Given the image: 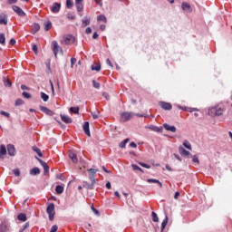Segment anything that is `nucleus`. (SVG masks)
I'll use <instances>...</instances> for the list:
<instances>
[{"label": "nucleus", "mask_w": 232, "mask_h": 232, "mask_svg": "<svg viewBox=\"0 0 232 232\" xmlns=\"http://www.w3.org/2000/svg\"><path fill=\"white\" fill-rule=\"evenodd\" d=\"M14 104L15 106H23V104H24V101H23V99H17Z\"/></svg>", "instance_id": "ea45409f"}, {"label": "nucleus", "mask_w": 232, "mask_h": 232, "mask_svg": "<svg viewBox=\"0 0 232 232\" xmlns=\"http://www.w3.org/2000/svg\"><path fill=\"white\" fill-rule=\"evenodd\" d=\"M0 114H1V115H4L5 117H7V118L10 117V113H8V112H6V111H0Z\"/></svg>", "instance_id": "6e6d98bb"}, {"label": "nucleus", "mask_w": 232, "mask_h": 232, "mask_svg": "<svg viewBox=\"0 0 232 232\" xmlns=\"http://www.w3.org/2000/svg\"><path fill=\"white\" fill-rule=\"evenodd\" d=\"M83 1L84 0H75V6L78 12H82V10H84V5H82Z\"/></svg>", "instance_id": "f8f14e48"}, {"label": "nucleus", "mask_w": 232, "mask_h": 232, "mask_svg": "<svg viewBox=\"0 0 232 232\" xmlns=\"http://www.w3.org/2000/svg\"><path fill=\"white\" fill-rule=\"evenodd\" d=\"M98 21L101 22L102 21L103 23H106L107 19H106V16L102 14V15H99L98 16Z\"/></svg>", "instance_id": "49530a36"}, {"label": "nucleus", "mask_w": 232, "mask_h": 232, "mask_svg": "<svg viewBox=\"0 0 232 232\" xmlns=\"http://www.w3.org/2000/svg\"><path fill=\"white\" fill-rule=\"evenodd\" d=\"M32 150L35 151V153H37L38 156L43 157V152H41V149L37 148L36 146H34Z\"/></svg>", "instance_id": "f704fd0d"}, {"label": "nucleus", "mask_w": 232, "mask_h": 232, "mask_svg": "<svg viewBox=\"0 0 232 232\" xmlns=\"http://www.w3.org/2000/svg\"><path fill=\"white\" fill-rule=\"evenodd\" d=\"M179 110H184L185 111H190L193 112V111H197V109H187L186 107H181V106H179Z\"/></svg>", "instance_id": "37998d69"}, {"label": "nucleus", "mask_w": 232, "mask_h": 232, "mask_svg": "<svg viewBox=\"0 0 232 232\" xmlns=\"http://www.w3.org/2000/svg\"><path fill=\"white\" fill-rule=\"evenodd\" d=\"M167 226H168V216L165 217V220H163L161 223V231H164Z\"/></svg>", "instance_id": "473e14b6"}, {"label": "nucleus", "mask_w": 232, "mask_h": 232, "mask_svg": "<svg viewBox=\"0 0 232 232\" xmlns=\"http://www.w3.org/2000/svg\"><path fill=\"white\" fill-rule=\"evenodd\" d=\"M151 216L153 222H159V216H157V213L151 212Z\"/></svg>", "instance_id": "a19ab883"}, {"label": "nucleus", "mask_w": 232, "mask_h": 232, "mask_svg": "<svg viewBox=\"0 0 232 232\" xmlns=\"http://www.w3.org/2000/svg\"><path fill=\"white\" fill-rule=\"evenodd\" d=\"M5 86H8V88L12 87V82L10 80H5Z\"/></svg>", "instance_id": "8fccbe9b"}, {"label": "nucleus", "mask_w": 232, "mask_h": 232, "mask_svg": "<svg viewBox=\"0 0 232 232\" xmlns=\"http://www.w3.org/2000/svg\"><path fill=\"white\" fill-rule=\"evenodd\" d=\"M147 182H149V184H159L160 188H162V183L159 179H149Z\"/></svg>", "instance_id": "b1692460"}, {"label": "nucleus", "mask_w": 232, "mask_h": 232, "mask_svg": "<svg viewBox=\"0 0 232 232\" xmlns=\"http://www.w3.org/2000/svg\"><path fill=\"white\" fill-rule=\"evenodd\" d=\"M55 191H56V193L61 195L62 193L64 192V188L61 185H57L56 188H55Z\"/></svg>", "instance_id": "c756f323"}, {"label": "nucleus", "mask_w": 232, "mask_h": 232, "mask_svg": "<svg viewBox=\"0 0 232 232\" xmlns=\"http://www.w3.org/2000/svg\"><path fill=\"white\" fill-rule=\"evenodd\" d=\"M39 30H41V25H39V24H34L32 28V34H37V32H39Z\"/></svg>", "instance_id": "5701e85b"}, {"label": "nucleus", "mask_w": 232, "mask_h": 232, "mask_svg": "<svg viewBox=\"0 0 232 232\" xmlns=\"http://www.w3.org/2000/svg\"><path fill=\"white\" fill-rule=\"evenodd\" d=\"M52 28V22H45L44 23V30L48 32Z\"/></svg>", "instance_id": "c9c22d12"}, {"label": "nucleus", "mask_w": 232, "mask_h": 232, "mask_svg": "<svg viewBox=\"0 0 232 232\" xmlns=\"http://www.w3.org/2000/svg\"><path fill=\"white\" fill-rule=\"evenodd\" d=\"M9 43H10L11 46H14L15 39L12 38Z\"/></svg>", "instance_id": "680f3d73"}, {"label": "nucleus", "mask_w": 232, "mask_h": 232, "mask_svg": "<svg viewBox=\"0 0 232 232\" xmlns=\"http://www.w3.org/2000/svg\"><path fill=\"white\" fill-rule=\"evenodd\" d=\"M12 8H13L14 12H15V14H17V15H19L20 17L26 16V13H24V11H23L21 9V7H19L17 5H13Z\"/></svg>", "instance_id": "1a4fd4ad"}, {"label": "nucleus", "mask_w": 232, "mask_h": 232, "mask_svg": "<svg viewBox=\"0 0 232 232\" xmlns=\"http://www.w3.org/2000/svg\"><path fill=\"white\" fill-rule=\"evenodd\" d=\"M41 173V169H39V168L35 167V168H33L31 170H30V175H39Z\"/></svg>", "instance_id": "393cba45"}, {"label": "nucleus", "mask_w": 232, "mask_h": 232, "mask_svg": "<svg viewBox=\"0 0 232 232\" xmlns=\"http://www.w3.org/2000/svg\"><path fill=\"white\" fill-rule=\"evenodd\" d=\"M92 86H93V88L99 89V88H101V83H99V82H97V81L93 80Z\"/></svg>", "instance_id": "09e8293b"}, {"label": "nucleus", "mask_w": 232, "mask_h": 232, "mask_svg": "<svg viewBox=\"0 0 232 232\" xmlns=\"http://www.w3.org/2000/svg\"><path fill=\"white\" fill-rule=\"evenodd\" d=\"M92 211L95 213V215H99V210H97L93 206L92 207Z\"/></svg>", "instance_id": "774afa93"}, {"label": "nucleus", "mask_w": 232, "mask_h": 232, "mask_svg": "<svg viewBox=\"0 0 232 232\" xmlns=\"http://www.w3.org/2000/svg\"><path fill=\"white\" fill-rule=\"evenodd\" d=\"M85 34H87L89 35V34H92V28L91 27H87L85 30Z\"/></svg>", "instance_id": "052dcab7"}, {"label": "nucleus", "mask_w": 232, "mask_h": 232, "mask_svg": "<svg viewBox=\"0 0 232 232\" xmlns=\"http://www.w3.org/2000/svg\"><path fill=\"white\" fill-rule=\"evenodd\" d=\"M75 63H77V59L72 58V59H71V66L72 67L73 64H75Z\"/></svg>", "instance_id": "13d9d810"}, {"label": "nucleus", "mask_w": 232, "mask_h": 232, "mask_svg": "<svg viewBox=\"0 0 232 232\" xmlns=\"http://www.w3.org/2000/svg\"><path fill=\"white\" fill-rule=\"evenodd\" d=\"M33 52H34V53H37V45H33Z\"/></svg>", "instance_id": "338daca9"}, {"label": "nucleus", "mask_w": 232, "mask_h": 232, "mask_svg": "<svg viewBox=\"0 0 232 232\" xmlns=\"http://www.w3.org/2000/svg\"><path fill=\"white\" fill-rule=\"evenodd\" d=\"M120 148H122V149L126 148V143L124 141H121L120 143Z\"/></svg>", "instance_id": "e2e57ef3"}, {"label": "nucleus", "mask_w": 232, "mask_h": 232, "mask_svg": "<svg viewBox=\"0 0 232 232\" xmlns=\"http://www.w3.org/2000/svg\"><path fill=\"white\" fill-rule=\"evenodd\" d=\"M222 113H224V110H222V108L211 107L208 109V115L211 117H220Z\"/></svg>", "instance_id": "f257e3e1"}, {"label": "nucleus", "mask_w": 232, "mask_h": 232, "mask_svg": "<svg viewBox=\"0 0 232 232\" xmlns=\"http://www.w3.org/2000/svg\"><path fill=\"white\" fill-rule=\"evenodd\" d=\"M92 113V119L96 120V119H99V114L96 113V112H91Z\"/></svg>", "instance_id": "4d7b16f0"}, {"label": "nucleus", "mask_w": 232, "mask_h": 232, "mask_svg": "<svg viewBox=\"0 0 232 232\" xmlns=\"http://www.w3.org/2000/svg\"><path fill=\"white\" fill-rule=\"evenodd\" d=\"M67 19H70L71 21H75V14H73L72 13H68Z\"/></svg>", "instance_id": "c03bdc74"}, {"label": "nucleus", "mask_w": 232, "mask_h": 232, "mask_svg": "<svg viewBox=\"0 0 232 232\" xmlns=\"http://www.w3.org/2000/svg\"><path fill=\"white\" fill-rule=\"evenodd\" d=\"M70 111H72V113L78 114L79 113V107H71Z\"/></svg>", "instance_id": "79ce46f5"}, {"label": "nucleus", "mask_w": 232, "mask_h": 232, "mask_svg": "<svg viewBox=\"0 0 232 232\" xmlns=\"http://www.w3.org/2000/svg\"><path fill=\"white\" fill-rule=\"evenodd\" d=\"M73 43H75V37L72 34H65L61 40L62 44H73Z\"/></svg>", "instance_id": "7ed1b4c3"}, {"label": "nucleus", "mask_w": 232, "mask_h": 232, "mask_svg": "<svg viewBox=\"0 0 232 232\" xmlns=\"http://www.w3.org/2000/svg\"><path fill=\"white\" fill-rule=\"evenodd\" d=\"M53 14H58V12L61 10V4L54 3L51 8Z\"/></svg>", "instance_id": "dca6fc26"}, {"label": "nucleus", "mask_w": 232, "mask_h": 232, "mask_svg": "<svg viewBox=\"0 0 232 232\" xmlns=\"http://www.w3.org/2000/svg\"><path fill=\"white\" fill-rule=\"evenodd\" d=\"M69 158L71 159V160L74 163L77 164L78 162V159H77V154H75V152L73 151H70L69 152Z\"/></svg>", "instance_id": "a211bd4d"}, {"label": "nucleus", "mask_w": 232, "mask_h": 232, "mask_svg": "<svg viewBox=\"0 0 232 232\" xmlns=\"http://www.w3.org/2000/svg\"><path fill=\"white\" fill-rule=\"evenodd\" d=\"M7 153L10 157H14L15 155V147L12 144L7 145Z\"/></svg>", "instance_id": "ddd939ff"}, {"label": "nucleus", "mask_w": 232, "mask_h": 232, "mask_svg": "<svg viewBox=\"0 0 232 232\" xmlns=\"http://www.w3.org/2000/svg\"><path fill=\"white\" fill-rule=\"evenodd\" d=\"M61 119L63 122H65V124H72V121L69 116L66 115H61Z\"/></svg>", "instance_id": "412c9836"}, {"label": "nucleus", "mask_w": 232, "mask_h": 232, "mask_svg": "<svg viewBox=\"0 0 232 232\" xmlns=\"http://www.w3.org/2000/svg\"><path fill=\"white\" fill-rule=\"evenodd\" d=\"M106 63H107L108 66H111V68H113V64H111V61H110V58H108L106 60Z\"/></svg>", "instance_id": "bf43d9fd"}, {"label": "nucleus", "mask_w": 232, "mask_h": 232, "mask_svg": "<svg viewBox=\"0 0 232 232\" xmlns=\"http://www.w3.org/2000/svg\"><path fill=\"white\" fill-rule=\"evenodd\" d=\"M95 186V183H88L87 181L83 182L82 188H85V189H93V187Z\"/></svg>", "instance_id": "4be33fe9"}, {"label": "nucleus", "mask_w": 232, "mask_h": 232, "mask_svg": "<svg viewBox=\"0 0 232 232\" xmlns=\"http://www.w3.org/2000/svg\"><path fill=\"white\" fill-rule=\"evenodd\" d=\"M82 26L86 28V26H90V18H85L82 21Z\"/></svg>", "instance_id": "7c9ffc66"}, {"label": "nucleus", "mask_w": 232, "mask_h": 232, "mask_svg": "<svg viewBox=\"0 0 232 232\" xmlns=\"http://www.w3.org/2000/svg\"><path fill=\"white\" fill-rule=\"evenodd\" d=\"M0 44H6V37L5 36V33L0 34Z\"/></svg>", "instance_id": "2f4dec72"}, {"label": "nucleus", "mask_w": 232, "mask_h": 232, "mask_svg": "<svg viewBox=\"0 0 232 232\" xmlns=\"http://www.w3.org/2000/svg\"><path fill=\"white\" fill-rule=\"evenodd\" d=\"M133 112H122L121 114V122H128L130 119L133 118Z\"/></svg>", "instance_id": "39448f33"}, {"label": "nucleus", "mask_w": 232, "mask_h": 232, "mask_svg": "<svg viewBox=\"0 0 232 232\" xmlns=\"http://www.w3.org/2000/svg\"><path fill=\"white\" fill-rule=\"evenodd\" d=\"M51 46L55 58H57V53H59V52L63 53V48H61V45L57 41H53Z\"/></svg>", "instance_id": "20e7f679"}, {"label": "nucleus", "mask_w": 232, "mask_h": 232, "mask_svg": "<svg viewBox=\"0 0 232 232\" xmlns=\"http://www.w3.org/2000/svg\"><path fill=\"white\" fill-rule=\"evenodd\" d=\"M8 229H9L8 226H6L5 223H2L0 225V231L1 232H6V231H8Z\"/></svg>", "instance_id": "72a5a7b5"}, {"label": "nucleus", "mask_w": 232, "mask_h": 232, "mask_svg": "<svg viewBox=\"0 0 232 232\" xmlns=\"http://www.w3.org/2000/svg\"><path fill=\"white\" fill-rule=\"evenodd\" d=\"M41 99L44 101V102H48V100L50 99V96H48V94L44 93V92H41Z\"/></svg>", "instance_id": "c85d7f7f"}, {"label": "nucleus", "mask_w": 232, "mask_h": 232, "mask_svg": "<svg viewBox=\"0 0 232 232\" xmlns=\"http://www.w3.org/2000/svg\"><path fill=\"white\" fill-rule=\"evenodd\" d=\"M179 154L182 155L183 157H188L189 155V151L186 150V149H184V147L182 146L179 147Z\"/></svg>", "instance_id": "6ab92c4d"}, {"label": "nucleus", "mask_w": 232, "mask_h": 232, "mask_svg": "<svg viewBox=\"0 0 232 232\" xmlns=\"http://www.w3.org/2000/svg\"><path fill=\"white\" fill-rule=\"evenodd\" d=\"M66 7L67 8H73V1L72 0H66Z\"/></svg>", "instance_id": "58836bf2"}, {"label": "nucleus", "mask_w": 232, "mask_h": 232, "mask_svg": "<svg viewBox=\"0 0 232 232\" xmlns=\"http://www.w3.org/2000/svg\"><path fill=\"white\" fill-rule=\"evenodd\" d=\"M159 104H160V108H162V110H165V111H169V110H172V108H173V106L169 102H160Z\"/></svg>", "instance_id": "9d476101"}, {"label": "nucleus", "mask_w": 232, "mask_h": 232, "mask_svg": "<svg viewBox=\"0 0 232 232\" xmlns=\"http://www.w3.org/2000/svg\"><path fill=\"white\" fill-rule=\"evenodd\" d=\"M6 153V147L5 145L0 146V159H4L3 156Z\"/></svg>", "instance_id": "bb28decb"}, {"label": "nucleus", "mask_w": 232, "mask_h": 232, "mask_svg": "<svg viewBox=\"0 0 232 232\" xmlns=\"http://www.w3.org/2000/svg\"><path fill=\"white\" fill-rule=\"evenodd\" d=\"M23 97H24V99H32V94L26 92H24L22 93Z\"/></svg>", "instance_id": "de8ad7c7"}, {"label": "nucleus", "mask_w": 232, "mask_h": 232, "mask_svg": "<svg viewBox=\"0 0 232 232\" xmlns=\"http://www.w3.org/2000/svg\"><path fill=\"white\" fill-rule=\"evenodd\" d=\"M149 130H150L151 131H155L156 133H162V127H158L155 125H150L149 127Z\"/></svg>", "instance_id": "f3484780"}, {"label": "nucleus", "mask_w": 232, "mask_h": 232, "mask_svg": "<svg viewBox=\"0 0 232 232\" xmlns=\"http://www.w3.org/2000/svg\"><path fill=\"white\" fill-rule=\"evenodd\" d=\"M163 128L164 130H166L167 131H171V133H176L177 132V127L175 126H170L168 123H164L163 124Z\"/></svg>", "instance_id": "9b49d317"}, {"label": "nucleus", "mask_w": 232, "mask_h": 232, "mask_svg": "<svg viewBox=\"0 0 232 232\" xmlns=\"http://www.w3.org/2000/svg\"><path fill=\"white\" fill-rule=\"evenodd\" d=\"M41 111L45 113L46 115H49L50 117L53 116V111L44 107V106H40Z\"/></svg>", "instance_id": "4468645a"}, {"label": "nucleus", "mask_w": 232, "mask_h": 232, "mask_svg": "<svg viewBox=\"0 0 232 232\" xmlns=\"http://www.w3.org/2000/svg\"><path fill=\"white\" fill-rule=\"evenodd\" d=\"M192 161L196 164H198L200 161L198 160V157L197 155L193 156Z\"/></svg>", "instance_id": "603ef678"}, {"label": "nucleus", "mask_w": 232, "mask_h": 232, "mask_svg": "<svg viewBox=\"0 0 232 232\" xmlns=\"http://www.w3.org/2000/svg\"><path fill=\"white\" fill-rule=\"evenodd\" d=\"M140 166H142V168H146L147 169H150L151 167L146 163L140 162Z\"/></svg>", "instance_id": "5fc2aeb1"}, {"label": "nucleus", "mask_w": 232, "mask_h": 232, "mask_svg": "<svg viewBox=\"0 0 232 232\" xmlns=\"http://www.w3.org/2000/svg\"><path fill=\"white\" fill-rule=\"evenodd\" d=\"M130 148H137V143L132 141L130 143Z\"/></svg>", "instance_id": "69168bd1"}, {"label": "nucleus", "mask_w": 232, "mask_h": 232, "mask_svg": "<svg viewBox=\"0 0 232 232\" xmlns=\"http://www.w3.org/2000/svg\"><path fill=\"white\" fill-rule=\"evenodd\" d=\"M92 72H101V63H94L92 65Z\"/></svg>", "instance_id": "cd10ccee"}, {"label": "nucleus", "mask_w": 232, "mask_h": 232, "mask_svg": "<svg viewBox=\"0 0 232 232\" xmlns=\"http://www.w3.org/2000/svg\"><path fill=\"white\" fill-rule=\"evenodd\" d=\"M28 227H30V223H29V222L25 223V224L22 227V228L19 230V232H24V230L28 229Z\"/></svg>", "instance_id": "4c0bfd02"}, {"label": "nucleus", "mask_w": 232, "mask_h": 232, "mask_svg": "<svg viewBox=\"0 0 232 232\" xmlns=\"http://www.w3.org/2000/svg\"><path fill=\"white\" fill-rule=\"evenodd\" d=\"M83 131L86 134L87 137H91L92 135L90 134V122L85 121L83 124Z\"/></svg>", "instance_id": "2eb2a0df"}, {"label": "nucleus", "mask_w": 232, "mask_h": 232, "mask_svg": "<svg viewBox=\"0 0 232 232\" xmlns=\"http://www.w3.org/2000/svg\"><path fill=\"white\" fill-rule=\"evenodd\" d=\"M131 166H132V169H133L134 171H141V172H142V169H141L140 167H139L138 165L132 164Z\"/></svg>", "instance_id": "a18cd8bd"}, {"label": "nucleus", "mask_w": 232, "mask_h": 232, "mask_svg": "<svg viewBox=\"0 0 232 232\" xmlns=\"http://www.w3.org/2000/svg\"><path fill=\"white\" fill-rule=\"evenodd\" d=\"M88 171H89V179L91 182L92 184H95V175H97V172L99 171V169H88Z\"/></svg>", "instance_id": "0eeeda50"}, {"label": "nucleus", "mask_w": 232, "mask_h": 232, "mask_svg": "<svg viewBox=\"0 0 232 232\" xmlns=\"http://www.w3.org/2000/svg\"><path fill=\"white\" fill-rule=\"evenodd\" d=\"M6 14H0V24H8V20L6 19Z\"/></svg>", "instance_id": "aec40b11"}, {"label": "nucleus", "mask_w": 232, "mask_h": 232, "mask_svg": "<svg viewBox=\"0 0 232 232\" xmlns=\"http://www.w3.org/2000/svg\"><path fill=\"white\" fill-rule=\"evenodd\" d=\"M13 173L15 175V177H20L21 175V171H19V169H14Z\"/></svg>", "instance_id": "3c124183"}, {"label": "nucleus", "mask_w": 232, "mask_h": 232, "mask_svg": "<svg viewBox=\"0 0 232 232\" xmlns=\"http://www.w3.org/2000/svg\"><path fill=\"white\" fill-rule=\"evenodd\" d=\"M46 213L49 216V220H51V222H52L55 217V205L53 203H50L47 206Z\"/></svg>", "instance_id": "f03ea898"}, {"label": "nucleus", "mask_w": 232, "mask_h": 232, "mask_svg": "<svg viewBox=\"0 0 232 232\" xmlns=\"http://www.w3.org/2000/svg\"><path fill=\"white\" fill-rule=\"evenodd\" d=\"M183 146H184V148H187V150H191V143H189V141H188V140H185L183 141Z\"/></svg>", "instance_id": "e433bc0d"}, {"label": "nucleus", "mask_w": 232, "mask_h": 232, "mask_svg": "<svg viewBox=\"0 0 232 232\" xmlns=\"http://www.w3.org/2000/svg\"><path fill=\"white\" fill-rule=\"evenodd\" d=\"M18 220H20L21 222H26L27 218H26V214L24 213H21L17 216Z\"/></svg>", "instance_id": "a878e982"}, {"label": "nucleus", "mask_w": 232, "mask_h": 232, "mask_svg": "<svg viewBox=\"0 0 232 232\" xmlns=\"http://www.w3.org/2000/svg\"><path fill=\"white\" fill-rule=\"evenodd\" d=\"M35 159H37L38 162H40L41 166L44 168V175H48V173H50L48 164L37 157H35Z\"/></svg>", "instance_id": "6e6552de"}, {"label": "nucleus", "mask_w": 232, "mask_h": 232, "mask_svg": "<svg viewBox=\"0 0 232 232\" xmlns=\"http://www.w3.org/2000/svg\"><path fill=\"white\" fill-rule=\"evenodd\" d=\"M181 8L183 12H186V14H191V12H193V7H191V5L188 2H183L181 4Z\"/></svg>", "instance_id": "423d86ee"}, {"label": "nucleus", "mask_w": 232, "mask_h": 232, "mask_svg": "<svg viewBox=\"0 0 232 232\" xmlns=\"http://www.w3.org/2000/svg\"><path fill=\"white\" fill-rule=\"evenodd\" d=\"M92 39H99V34H97V32L93 34Z\"/></svg>", "instance_id": "0e129e2a"}, {"label": "nucleus", "mask_w": 232, "mask_h": 232, "mask_svg": "<svg viewBox=\"0 0 232 232\" xmlns=\"http://www.w3.org/2000/svg\"><path fill=\"white\" fill-rule=\"evenodd\" d=\"M57 229H59V227H57V225H54L51 227L50 232H57Z\"/></svg>", "instance_id": "864d4df0"}]
</instances>
